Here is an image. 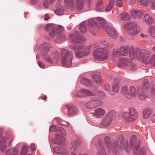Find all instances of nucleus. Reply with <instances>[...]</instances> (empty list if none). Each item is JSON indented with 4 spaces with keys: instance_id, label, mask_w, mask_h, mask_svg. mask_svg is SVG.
Returning a JSON list of instances; mask_svg holds the SVG:
<instances>
[{
    "instance_id": "obj_1",
    "label": "nucleus",
    "mask_w": 155,
    "mask_h": 155,
    "mask_svg": "<svg viewBox=\"0 0 155 155\" xmlns=\"http://www.w3.org/2000/svg\"><path fill=\"white\" fill-rule=\"evenodd\" d=\"M129 56L131 60L137 59L138 61H142L143 63L146 64H149L150 53L148 51L138 48H130L129 51Z\"/></svg>"
},
{
    "instance_id": "obj_2",
    "label": "nucleus",
    "mask_w": 155,
    "mask_h": 155,
    "mask_svg": "<svg viewBox=\"0 0 155 155\" xmlns=\"http://www.w3.org/2000/svg\"><path fill=\"white\" fill-rule=\"evenodd\" d=\"M52 25L51 24H48L45 26V28L49 33L50 36L53 38V40L56 41L57 40L64 38L65 35L62 33L63 27L59 25L56 28H54Z\"/></svg>"
},
{
    "instance_id": "obj_3",
    "label": "nucleus",
    "mask_w": 155,
    "mask_h": 155,
    "mask_svg": "<svg viewBox=\"0 0 155 155\" xmlns=\"http://www.w3.org/2000/svg\"><path fill=\"white\" fill-rule=\"evenodd\" d=\"M70 48L73 50L77 51L75 53L76 57L78 58H83L88 55L90 52L91 46L85 47L84 45H71Z\"/></svg>"
},
{
    "instance_id": "obj_4",
    "label": "nucleus",
    "mask_w": 155,
    "mask_h": 155,
    "mask_svg": "<svg viewBox=\"0 0 155 155\" xmlns=\"http://www.w3.org/2000/svg\"><path fill=\"white\" fill-rule=\"evenodd\" d=\"M113 142L114 147H113V149H112L111 151H112L114 155H119V150L122 149L124 147L127 152H129V147L128 141H126V145L125 146L124 144V139L123 137L114 139Z\"/></svg>"
},
{
    "instance_id": "obj_5",
    "label": "nucleus",
    "mask_w": 155,
    "mask_h": 155,
    "mask_svg": "<svg viewBox=\"0 0 155 155\" xmlns=\"http://www.w3.org/2000/svg\"><path fill=\"white\" fill-rule=\"evenodd\" d=\"M61 63L62 66L69 67L71 65L73 55V53L66 49L61 50Z\"/></svg>"
},
{
    "instance_id": "obj_6",
    "label": "nucleus",
    "mask_w": 155,
    "mask_h": 155,
    "mask_svg": "<svg viewBox=\"0 0 155 155\" xmlns=\"http://www.w3.org/2000/svg\"><path fill=\"white\" fill-rule=\"evenodd\" d=\"M137 137L135 135H133L130 139V148L133 149L134 145H135L134 150V155H146V153L144 149L141 148L139 152V148L140 146L139 143L140 142V140H139L137 142Z\"/></svg>"
},
{
    "instance_id": "obj_7",
    "label": "nucleus",
    "mask_w": 155,
    "mask_h": 155,
    "mask_svg": "<svg viewBox=\"0 0 155 155\" xmlns=\"http://www.w3.org/2000/svg\"><path fill=\"white\" fill-rule=\"evenodd\" d=\"M93 56L96 60L103 61L107 58L108 54L105 49L102 48H99L96 49L94 52Z\"/></svg>"
},
{
    "instance_id": "obj_8",
    "label": "nucleus",
    "mask_w": 155,
    "mask_h": 155,
    "mask_svg": "<svg viewBox=\"0 0 155 155\" xmlns=\"http://www.w3.org/2000/svg\"><path fill=\"white\" fill-rule=\"evenodd\" d=\"M125 121L127 122H131L137 119V113L134 108H130L127 111L124 112L122 114Z\"/></svg>"
},
{
    "instance_id": "obj_9",
    "label": "nucleus",
    "mask_w": 155,
    "mask_h": 155,
    "mask_svg": "<svg viewBox=\"0 0 155 155\" xmlns=\"http://www.w3.org/2000/svg\"><path fill=\"white\" fill-rule=\"evenodd\" d=\"M51 47V45L49 43L45 42L40 46V48L42 50L43 58L49 63L52 64L53 63L52 59L47 54L50 51Z\"/></svg>"
},
{
    "instance_id": "obj_10",
    "label": "nucleus",
    "mask_w": 155,
    "mask_h": 155,
    "mask_svg": "<svg viewBox=\"0 0 155 155\" xmlns=\"http://www.w3.org/2000/svg\"><path fill=\"white\" fill-rule=\"evenodd\" d=\"M124 28L126 30L130 31V34L131 35H134L139 33L140 31V28L136 23L129 22L124 25Z\"/></svg>"
},
{
    "instance_id": "obj_11",
    "label": "nucleus",
    "mask_w": 155,
    "mask_h": 155,
    "mask_svg": "<svg viewBox=\"0 0 155 155\" xmlns=\"http://www.w3.org/2000/svg\"><path fill=\"white\" fill-rule=\"evenodd\" d=\"M116 114L115 112L112 110L107 114L102 120L101 124L105 127H107L111 124L113 119L116 116Z\"/></svg>"
},
{
    "instance_id": "obj_12",
    "label": "nucleus",
    "mask_w": 155,
    "mask_h": 155,
    "mask_svg": "<svg viewBox=\"0 0 155 155\" xmlns=\"http://www.w3.org/2000/svg\"><path fill=\"white\" fill-rule=\"evenodd\" d=\"M122 93L127 98H131L132 96H135L136 95V90L135 87L131 86L130 90L126 86L123 87L122 88Z\"/></svg>"
},
{
    "instance_id": "obj_13",
    "label": "nucleus",
    "mask_w": 155,
    "mask_h": 155,
    "mask_svg": "<svg viewBox=\"0 0 155 155\" xmlns=\"http://www.w3.org/2000/svg\"><path fill=\"white\" fill-rule=\"evenodd\" d=\"M70 39L72 42L77 44L85 40V38L80 35V32L77 31H75L74 33L69 36Z\"/></svg>"
},
{
    "instance_id": "obj_14",
    "label": "nucleus",
    "mask_w": 155,
    "mask_h": 155,
    "mask_svg": "<svg viewBox=\"0 0 155 155\" xmlns=\"http://www.w3.org/2000/svg\"><path fill=\"white\" fill-rule=\"evenodd\" d=\"M13 140V137L9 135L7 136L6 137L5 136L3 137L1 140V143H2L1 146V150L2 152H4L7 148V145L5 144V143L8 141V143L9 145H10L11 143V142Z\"/></svg>"
},
{
    "instance_id": "obj_15",
    "label": "nucleus",
    "mask_w": 155,
    "mask_h": 155,
    "mask_svg": "<svg viewBox=\"0 0 155 155\" xmlns=\"http://www.w3.org/2000/svg\"><path fill=\"white\" fill-rule=\"evenodd\" d=\"M96 94V93L92 92L87 90L81 89L79 91L77 92L76 97H82L86 96H94Z\"/></svg>"
},
{
    "instance_id": "obj_16",
    "label": "nucleus",
    "mask_w": 155,
    "mask_h": 155,
    "mask_svg": "<svg viewBox=\"0 0 155 155\" xmlns=\"http://www.w3.org/2000/svg\"><path fill=\"white\" fill-rule=\"evenodd\" d=\"M98 151L96 155H103V154L105 155H108L109 153V151L107 149H106L104 147V143L103 142L100 141L99 143V146L98 147Z\"/></svg>"
},
{
    "instance_id": "obj_17",
    "label": "nucleus",
    "mask_w": 155,
    "mask_h": 155,
    "mask_svg": "<svg viewBox=\"0 0 155 155\" xmlns=\"http://www.w3.org/2000/svg\"><path fill=\"white\" fill-rule=\"evenodd\" d=\"M120 79L117 78L114 81L112 86V91H109V93L111 95H114L115 92H117L119 90V86L120 84Z\"/></svg>"
},
{
    "instance_id": "obj_18",
    "label": "nucleus",
    "mask_w": 155,
    "mask_h": 155,
    "mask_svg": "<svg viewBox=\"0 0 155 155\" xmlns=\"http://www.w3.org/2000/svg\"><path fill=\"white\" fill-rule=\"evenodd\" d=\"M105 30L106 32L110 36L115 39L117 38L118 34L111 27L107 25L105 27Z\"/></svg>"
},
{
    "instance_id": "obj_19",
    "label": "nucleus",
    "mask_w": 155,
    "mask_h": 155,
    "mask_svg": "<svg viewBox=\"0 0 155 155\" xmlns=\"http://www.w3.org/2000/svg\"><path fill=\"white\" fill-rule=\"evenodd\" d=\"M65 141L64 137L57 133H56L55 138L52 139L53 143L58 145H61L62 144V142H64Z\"/></svg>"
},
{
    "instance_id": "obj_20",
    "label": "nucleus",
    "mask_w": 155,
    "mask_h": 155,
    "mask_svg": "<svg viewBox=\"0 0 155 155\" xmlns=\"http://www.w3.org/2000/svg\"><path fill=\"white\" fill-rule=\"evenodd\" d=\"M101 104V102L100 101H93L87 103L85 107L88 109H91L99 106Z\"/></svg>"
},
{
    "instance_id": "obj_21",
    "label": "nucleus",
    "mask_w": 155,
    "mask_h": 155,
    "mask_svg": "<svg viewBox=\"0 0 155 155\" xmlns=\"http://www.w3.org/2000/svg\"><path fill=\"white\" fill-rule=\"evenodd\" d=\"M66 106L68 109V115L69 116H72L77 114V109L71 104L66 105Z\"/></svg>"
},
{
    "instance_id": "obj_22",
    "label": "nucleus",
    "mask_w": 155,
    "mask_h": 155,
    "mask_svg": "<svg viewBox=\"0 0 155 155\" xmlns=\"http://www.w3.org/2000/svg\"><path fill=\"white\" fill-rule=\"evenodd\" d=\"M145 14V11L142 10H133L131 12V15L133 17L136 18L137 17L141 18Z\"/></svg>"
},
{
    "instance_id": "obj_23",
    "label": "nucleus",
    "mask_w": 155,
    "mask_h": 155,
    "mask_svg": "<svg viewBox=\"0 0 155 155\" xmlns=\"http://www.w3.org/2000/svg\"><path fill=\"white\" fill-rule=\"evenodd\" d=\"M131 64L132 63L129 60L124 58L120 59L117 64L118 67H121L130 66Z\"/></svg>"
},
{
    "instance_id": "obj_24",
    "label": "nucleus",
    "mask_w": 155,
    "mask_h": 155,
    "mask_svg": "<svg viewBox=\"0 0 155 155\" xmlns=\"http://www.w3.org/2000/svg\"><path fill=\"white\" fill-rule=\"evenodd\" d=\"M50 132L59 131L64 135L66 134V132L63 128L61 127H58L54 125H51L49 128Z\"/></svg>"
},
{
    "instance_id": "obj_25",
    "label": "nucleus",
    "mask_w": 155,
    "mask_h": 155,
    "mask_svg": "<svg viewBox=\"0 0 155 155\" xmlns=\"http://www.w3.org/2000/svg\"><path fill=\"white\" fill-rule=\"evenodd\" d=\"M105 111L103 109L99 108L96 109L94 112L93 113V115L96 116L98 118H101L105 114Z\"/></svg>"
},
{
    "instance_id": "obj_26",
    "label": "nucleus",
    "mask_w": 155,
    "mask_h": 155,
    "mask_svg": "<svg viewBox=\"0 0 155 155\" xmlns=\"http://www.w3.org/2000/svg\"><path fill=\"white\" fill-rule=\"evenodd\" d=\"M137 92L138 96L140 99L143 100L146 98L147 95L143 90L141 86L137 87Z\"/></svg>"
},
{
    "instance_id": "obj_27",
    "label": "nucleus",
    "mask_w": 155,
    "mask_h": 155,
    "mask_svg": "<svg viewBox=\"0 0 155 155\" xmlns=\"http://www.w3.org/2000/svg\"><path fill=\"white\" fill-rule=\"evenodd\" d=\"M84 0H76L75 6L79 11H81L84 8Z\"/></svg>"
},
{
    "instance_id": "obj_28",
    "label": "nucleus",
    "mask_w": 155,
    "mask_h": 155,
    "mask_svg": "<svg viewBox=\"0 0 155 155\" xmlns=\"http://www.w3.org/2000/svg\"><path fill=\"white\" fill-rule=\"evenodd\" d=\"M87 25L89 27L94 29L99 27L97 21L94 19H91L89 20L87 22Z\"/></svg>"
},
{
    "instance_id": "obj_29",
    "label": "nucleus",
    "mask_w": 155,
    "mask_h": 155,
    "mask_svg": "<svg viewBox=\"0 0 155 155\" xmlns=\"http://www.w3.org/2000/svg\"><path fill=\"white\" fill-rule=\"evenodd\" d=\"M54 149V152L57 154H66L65 149L61 147H56Z\"/></svg>"
},
{
    "instance_id": "obj_30",
    "label": "nucleus",
    "mask_w": 155,
    "mask_h": 155,
    "mask_svg": "<svg viewBox=\"0 0 155 155\" xmlns=\"http://www.w3.org/2000/svg\"><path fill=\"white\" fill-rule=\"evenodd\" d=\"M104 141L105 143L106 146L107 148L109 151H111L112 149H113V147H114V144L112 147L111 145V143L110 142V139L109 137L106 136L104 139Z\"/></svg>"
},
{
    "instance_id": "obj_31",
    "label": "nucleus",
    "mask_w": 155,
    "mask_h": 155,
    "mask_svg": "<svg viewBox=\"0 0 155 155\" xmlns=\"http://www.w3.org/2000/svg\"><path fill=\"white\" fill-rule=\"evenodd\" d=\"M152 111V110L149 109L144 110L142 113L143 118L144 119L148 118L151 114Z\"/></svg>"
},
{
    "instance_id": "obj_32",
    "label": "nucleus",
    "mask_w": 155,
    "mask_h": 155,
    "mask_svg": "<svg viewBox=\"0 0 155 155\" xmlns=\"http://www.w3.org/2000/svg\"><path fill=\"white\" fill-rule=\"evenodd\" d=\"M81 84L87 86H90L92 85V82L91 80L84 78H81Z\"/></svg>"
},
{
    "instance_id": "obj_33",
    "label": "nucleus",
    "mask_w": 155,
    "mask_h": 155,
    "mask_svg": "<svg viewBox=\"0 0 155 155\" xmlns=\"http://www.w3.org/2000/svg\"><path fill=\"white\" fill-rule=\"evenodd\" d=\"M92 77L94 81L97 83H101L103 81V79L100 74H94Z\"/></svg>"
},
{
    "instance_id": "obj_34",
    "label": "nucleus",
    "mask_w": 155,
    "mask_h": 155,
    "mask_svg": "<svg viewBox=\"0 0 155 155\" xmlns=\"http://www.w3.org/2000/svg\"><path fill=\"white\" fill-rule=\"evenodd\" d=\"M103 0H99L96 5V9L97 11H101L103 8L102 7Z\"/></svg>"
},
{
    "instance_id": "obj_35",
    "label": "nucleus",
    "mask_w": 155,
    "mask_h": 155,
    "mask_svg": "<svg viewBox=\"0 0 155 155\" xmlns=\"http://www.w3.org/2000/svg\"><path fill=\"white\" fill-rule=\"evenodd\" d=\"M119 53L123 56H126L128 54V51L124 46H121L119 49Z\"/></svg>"
},
{
    "instance_id": "obj_36",
    "label": "nucleus",
    "mask_w": 155,
    "mask_h": 155,
    "mask_svg": "<svg viewBox=\"0 0 155 155\" xmlns=\"http://www.w3.org/2000/svg\"><path fill=\"white\" fill-rule=\"evenodd\" d=\"M79 28L81 32L83 33H85L87 30L86 22L85 21L82 22L79 25Z\"/></svg>"
},
{
    "instance_id": "obj_37",
    "label": "nucleus",
    "mask_w": 155,
    "mask_h": 155,
    "mask_svg": "<svg viewBox=\"0 0 155 155\" xmlns=\"http://www.w3.org/2000/svg\"><path fill=\"white\" fill-rule=\"evenodd\" d=\"M147 32L150 33L151 37H155V27L154 26H150L148 28Z\"/></svg>"
},
{
    "instance_id": "obj_38",
    "label": "nucleus",
    "mask_w": 155,
    "mask_h": 155,
    "mask_svg": "<svg viewBox=\"0 0 155 155\" xmlns=\"http://www.w3.org/2000/svg\"><path fill=\"white\" fill-rule=\"evenodd\" d=\"M64 8L63 7H60L54 11L55 13L59 15H63L64 12Z\"/></svg>"
},
{
    "instance_id": "obj_39",
    "label": "nucleus",
    "mask_w": 155,
    "mask_h": 155,
    "mask_svg": "<svg viewBox=\"0 0 155 155\" xmlns=\"http://www.w3.org/2000/svg\"><path fill=\"white\" fill-rule=\"evenodd\" d=\"M96 20L102 27H103L104 26L105 23V20L104 19L101 17H98L96 18Z\"/></svg>"
},
{
    "instance_id": "obj_40",
    "label": "nucleus",
    "mask_w": 155,
    "mask_h": 155,
    "mask_svg": "<svg viewBox=\"0 0 155 155\" xmlns=\"http://www.w3.org/2000/svg\"><path fill=\"white\" fill-rule=\"evenodd\" d=\"M121 18L124 20L128 21L130 19L129 15L126 12H123L121 14Z\"/></svg>"
},
{
    "instance_id": "obj_41",
    "label": "nucleus",
    "mask_w": 155,
    "mask_h": 155,
    "mask_svg": "<svg viewBox=\"0 0 155 155\" xmlns=\"http://www.w3.org/2000/svg\"><path fill=\"white\" fill-rule=\"evenodd\" d=\"M28 147L27 146L24 145L21 149L20 155H26Z\"/></svg>"
},
{
    "instance_id": "obj_42",
    "label": "nucleus",
    "mask_w": 155,
    "mask_h": 155,
    "mask_svg": "<svg viewBox=\"0 0 155 155\" xmlns=\"http://www.w3.org/2000/svg\"><path fill=\"white\" fill-rule=\"evenodd\" d=\"M74 0H64V3L66 5L74 6Z\"/></svg>"
},
{
    "instance_id": "obj_43",
    "label": "nucleus",
    "mask_w": 155,
    "mask_h": 155,
    "mask_svg": "<svg viewBox=\"0 0 155 155\" xmlns=\"http://www.w3.org/2000/svg\"><path fill=\"white\" fill-rule=\"evenodd\" d=\"M143 89H147L149 86V81L147 79L144 80L142 83Z\"/></svg>"
},
{
    "instance_id": "obj_44",
    "label": "nucleus",
    "mask_w": 155,
    "mask_h": 155,
    "mask_svg": "<svg viewBox=\"0 0 155 155\" xmlns=\"http://www.w3.org/2000/svg\"><path fill=\"white\" fill-rule=\"evenodd\" d=\"M119 49L117 48L116 50L113 51L112 55L116 57L117 56L118 58L120 57V54L119 53Z\"/></svg>"
},
{
    "instance_id": "obj_45",
    "label": "nucleus",
    "mask_w": 155,
    "mask_h": 155,
    "mask_svg": "<svg viewBox=\"0 0 155 155\" xmlns=\"http://www.w3.org/2000/svg\"><path fill=\"white\" fill-rule=\"evenodd\" d=\"M49 0H44L43 1V5L45 8H47L48 7L49 5L51 4Z\"/></svg>"
},
{
    "instance_id": "obj_46",
    "label": "nucleus",
    "mask_w": 155,
    "mask_h": 155,
    "mask_svg": "<svg viewBox=\"0 0 155 155\" xmlns=\"http://www.w3.org/2000/svg\"><path fill=\"white\" fill-rule=\"evenodd\" d=\"M113 5L108 4L107 8L105 9V10L107 12H110L112 10L113 7Z\"/></svg>"
},
{
    "instance_id": "obj_47",
    "label": "nucleus",
    "mask_w": 155,
    "mask_h": 155,
    "mask_svg": "<svg viewBox=\"0 0 155 155\" xmlns=\"http://www.w3.org/2000/svg\"><path fill=\"white\" fill-rule=\"evenodd\" d=\"M123 4L122 0H117L116 1V5L117 7H121Z\"/></svg>"
},
{
    "instance_id": "obj_48",
    "label": "nucleus",
    "mask_w": 155,
    "mask_h": 155,
    "mask_svg": "<svg viewBox=\"0 0 155 155\" xmlns=\"http://www.w3.org/2000/svg\"><path fill=\"white\" fill-rule=\"evenodd\" d=\"M72 146L74 150H76L77 149V143L75 140L73 141L72 143Z\"/></svg>"
},
{
    "instance_id": "obj_49",
    "label": "nucleus",
    "mask_w": 155,
    "mask_h": 155,
    "mask_svg": "<svg viewBox=\"0 0 155 155\" xmlns=\"http://www.w3.org/2000/svg\"><path fill=\"white\" fill-rule=\"evenodd\" d=\"M153 21L154 19L153 18L150 16V18H148L147 20L146 21L147 24H151L153 22Z\"/></svg>"
},
{
    "instance_id": "obj_50",
    "label": "nucleus",
    "mask_w": 155,
    "mask_h": 155,
    "mask_svg": "<svg viewBox=\"0 0 155 155\" xmlns=\"http://www.w3.org/2000/svg\"><path fill=\"white\" fill-rule=\"evenodd\" d=\"M153 21L154 19L153 18L150 16V18H148L147 20L146 21L147 24H151L153 22Z\"/></svg>"
},
{
    "instance_id": "obj_51",
    "label": "nucleus",
    "mask_w": 155,
    "mask_h": 155,
    "mask_svg": "<svg viewBox=\"0 0 155 155\" xmlns=\"http://www.w3.org/2000/svg\"><path fill=\"white\" fill-rule=\"evenodd\" d=\"M38 64L39 66L42 68H44L45 67V64L41 61H38Z\"/></svg>"
},
{
    "instance_id": "obj_52",
    "label": "nucleus",
    "mask_w": 155,
    "mask_h": 155,
    "mask_svg": "<svg viewBox=\"0 0 155 155\" xmlns=\"http://www.w3.org/2000/svg\"><path fill=\"white\" fill-rule=\"evenodd\" d=\"M30 147L32 151L35 150L36 149L35 145L34 143L31 144L30 145Z\"/></svg>"
},
{
    "instance_id": "obj_53",
    "label": "nucleus",
    "mask_w": 155,
    "mask_h": 155,
    "mask_svg": "<svg viewBox=\"0 0 155 155\" xmlns=\"http://www.w3.org/2000/svg\"><path fill=\"white\" fill-rule=\"evenodd\" d=\"M98 92L99 93V95L101 97H104L106 96V94L103 91H100Z\"/></svg>"
},
{
    "instance_id": "obj_54",
    "label": "nucleus",
    "mask_w": 155,
    "mask_h": 155,
    "mask_svg": "<svg viewBox=\"0 0 155 155\" xmlns=\"http://www.w3.org/2000/svg\"><path fill=\"white\" fill-rule=\"evenodd\" d=\"M38 0H31L30 3L31 5H34L36 4Z\"/></svg>"
},
{
    "instance_id": "obj_55",
    "label": "nucleus",
    "mask_w": 155,
    "mask_h": 155,
    "mask_svg": "<svg viewBox=\"0 0 155 155\" xmlns=\"http://www.w3.org/2000/svg\"><path fill=\"white\" fill-rule=\"evenodd\" d=\"M151 120L152 122H155V113L152 116Z\"/></svg>"
},
{
    "instance_id": "obj_56",
    "label": "nucleus",
    "mask_w": 155,
    "mask_h": 155,
    "mask_svg": "<svg viewBox=\"0 0 155 155\" xmlns=\"http://www.w3.org/2000/svg\"><path fill=\"white\" fill-rule=\"evenodd\" d=\"M151 7L154 9H155V0H153L151 2Z\"/></svg>"
},
{
    "instance_id": "obj_57",
    "label": "nucleus",
    "mask_w": 155,
    "mask_h": 155,
    "mask_svg": "<svg viewBox=\"0 0 155 155\" xmlns=\"http://www.w3.org/2000/svg\"><path fill=\"white\" fill-rule=\"evenodd\" d=\"M88 6L89 8H91V7L92 2L91 0H88L87 2Z\"/></svg>"
},
{
    "instance_id": "obj_58",
    "label": "nucleus",
    "mask_w": 155,
    "mask_h": 155,
    "mask_svg": "<svg viewBox=\"0 0 155 155\" xmlns=\"http://www.w3.org/2000/svg\"><path fill=\"white\" fill-rule=\"evenodd\" d=\"M150 18V15L148 14H146L145 16L144 17L143 19L145 21H146L147 20L148 18Z\"/></svg>"
},
{
    "instance_id": "obj_59",
    "label": "nucleus",
    "mask_w": 155,
    "mask_h": 155,
    "mask_svg": "<svg viewBox=\"0 0 155 155\" xmlns=\"http://www.w3.org/2000/svg\"><path fill=\"white\" fill-rule=\"evenodd\" d=\"M45 20L46 21L49 18V16L48 14H46L45 15Z\"/></svg>"
},
{
    "instance_id": "obj_60",
    "label": "nucleus",
    "mask_w": 155,
    "mask_h": 155,
    "mask_svg": "<svg viewBox=\"0 0 155 155\" xmlns=\"http://www.w3.org/2000/svg\"><path fill=\"white\" fill-rule=\"evenodd\" d=\"M131 65V69L132 70H134L136 68V66L134 64H133L132 63Z\"/></svg>"
},
{
    "instance_id": "obj_61",
    "label": "nucleus",
    "mask_w": 155,
    "mask_h": 155,
    "mask_svg": "<svg viewBox=\"0 0 155 155\" xmlns=\"http://www.w3.org/2000/svg\"><path fill=\"white\" fill-rule=\"evenodd\" d=\"M114 0H110L109 4L114 6Z\"/></svg>"
},
{
    "instance_id": "obj_62",
    "label": "nucleus",
    "mask_w": 155,
    "mask_h": 155,
    "mask_svg": "<svg viewBox=\"0 0 155 155\" xmlns=\"http://www.w3.org/2000/svg\"><path fill=\"white\" fill-rule=\"evenodd\" d=\"M47 98V96L46 95H45L44 96L41 97V99L43 100H45Z\"/></svg>"
},
{
    "instance_id": "obj_63",
    "label": "nucleus",
    "mask_w": 155,
    "mask_h": 155,
    "mask_svg": "<svg viewBox=\"0 0 155 155\" xmlns=\"http://www.w3.org/2000/svg\"><path fill=\"white\" fill-rule=\"evenodd\" d=\"M3 130L2 129V128H0V139L3 135Z\"/></svg>"
},
{
    "instance_id": "obj_64",
    "label": "nucleus",
    "mask_w": 155,
    "mask_h": 155,
    "mask_svg": "<svg viewBox=\"0 0 155 155\" xmlns=\"http://www.w3.org/2000/svg\"><path fill=\"white\" fill-rule=\"evenodd\" d=\"M55 0H50L49 1L51 4L53 3Z\"/></svg>"
}]
</instances>
